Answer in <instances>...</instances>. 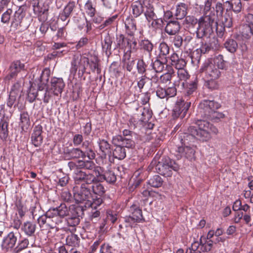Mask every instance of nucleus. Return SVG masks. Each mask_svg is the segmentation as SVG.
Instances as JSON below:
<instances>
[{"label":"nucleus","mask_w":253,"mask_h":253,"mask_svg":"<svg viewBox=\"0 0 253 253\" xmlns=\"http://www.w3.org/2000/svg\"><path fill=\"white\" fill-rule=\"evenodd\" d=\"M177 75L179 80L183 81V82L186 81L190 77L189 74L185 68L177 70Z\"/></svg>","instance_id":"59"},{"label":"nucleus","mask_w":253,"mask_h":253,"mask_svg":"<svg viewBox=\"0 0 253 253\" xmlns=\"http://www.w3.org/2000/svg\"><path fill=\"white\" fill-rule=\"evenodd\" d=\"M200 70L205 73L206 79H218L220 76V72L210 60H206Z\"/></svg>","instance_id":"12"},{"label":"nucleus","mask_w":253,"mask_h":253,"mask_svg":"<svg viewBox=\"0 0 253 253\" xmlns=\"http://www.w3.org/2000/svg\"><path fill=\"white\" fill-rule=\"evenodd\" d=\"M231 14L232 13H225L221 20L222 25H218L217 24V25L218 27V30H216V27L214 26H213V29L215 28L217 32H219L221 33L223 30H224L225 27L230 28L232 25V19L231 17Z\"/></svg>","instance_id":"25"},{"label":"nucleus","mask_w":253,"mask_h":253,"mask_svg":"<svg viewBox=\"0 0 253 253\" xmlns=\"http://www.w3.org/2000/svg\"><path fill=\"white\" fill-rule=\"evenodd\" d=\"M214 242L211 240H207L203 236L200 238L201 250L203 252H208L210 251L213 246Z\"/></svg>","instance_id":"35"},{"label":"nucleus","mask_w":253,"mask_h":253,"mask_svg":"<svg viewBox=\"0 0 253 253\" xmlns=\"http://www.w3.org/2000/svg\"><path fill=\"white\" fill-rule=\"evenodd\" d=\"M173 74V71L172 69H170V70H168V72L164 74L160 77L161 82L164 84H166L168 82L170 81Z\"/></svg>","instance_id":"63"},{"label":"nucleus","mask_w":253,"mask_h":253,"mask_svg":"<svg viewBox=\"0 0 253 253\" xmlns=\"http://www.w3.org/2000/svg\"><path fill=\"white\" fill-rule=\"evenodd\" d=\"M220 104L212 100H204L199 105V109L203 112L205 117L211 118L213 120H217L224 117L222 113L215 111L220 107Z\"/></svg>","instance_id":"7"},{"label":"nucleus","mask_w":253,"mask_h":253,"mask_svg":"<svg viewBox=\"0 0 253 253\" xmlns=\"http://www.w3.org/2000/svg\"><path fill=\"white\" fill-rule=\"evenodd\" d=\"M180 28V25L178 21H172L167 24L165 31L169 35H175L179 32Z\"/></svg>","instance_id":"24"},{"label":"nucleus","mask_w":253,"mask_h":253,"mask_svg":"<svg viewBox=\"0 0 253 253\" xmlns=\"http://www.w3.org/2000/svg\"><path fill=\"white\" fill-rule=\"evenodd\" d=\"M144 12L145 18L148 22L157 18V15L154 12V8L151 4H148L146 6V9Z\"/></svg>","instance_id":"41"},{"label":"nucleus","mask_w":253,"mask_h":253,"mask_svg":"<svg viewBox=\"0 0 253 253\" xmlns=\"http://www.w3.org/2000/svg\"><path fill=\"white\" fill-rule=\"evenodd\" d=\"M125 36L121 34L117 37V46L120 49H124L125 51L126 50V39Z\"/></svg>","instance_id":"52"},{"label":"nucleus","mask_w":253,"mask_h":253,"mask_svg":"<svg viewBox=\"0 0 253 253\" xmlns=\"http://www.w3.org/2000/svg\"><path fill=\"white\" fill-rule=\"evenodd\" d=\"M190 105L191 103L190 102H185L181 98H178L172 110V117L174 119L179 117L183 118L185 116Z\"/></svg>","instance_id":"11"},{"label":"nucleus","mask_w":253,"mask_h":253,"mask_svg":"<svg viewBox=\"0 0 253 253\" xmlns=\"http://www.w3.org/2000/svg\"><path fill=\"white\" fill-rule=\"evenodd\" d=\"M232 5H233L232 10L236 13H239L241 11L243 4L241 0H231Z\"/></svg>","instance_id":"60"},{"label":"nucleus","mask_w":253,"mask_h":253,"mask_svg":"<svg viewBox=\"0 0 253 253\" xmlns=\"http://www.w3.org/2000/svg\"><path fill=\"white\" fill-rule=\"evenodd\" d=\"M20 86L19 83H16L12 87L11 90L10 92L9 98L7 101V105L8 107L11 108L16 101L17 95L18 92V89Z\"/></svg>","instance_id":"26"},{"label":"nucleus","mask_w":253,"mask_h":253,"mask_svg":"<svg viewBox=\"0 0 253 253\" xmlns=\"http://www.w3.org/2000/svg\"><path fill=\"white\" fill-rule=\"evenodd\" d=\"M156 164V161H152L149 169H153L155 166V169L157 172L166 177L171 176L172 174V171H177L179 169L178 165L173 160L169 158H165L162 161L159 162Z\"/></svg>","instance_id":"6"},{"label":"nucleus","mask_w":253,"mask_h":253,"mask_svg":"<svg viewBox=\"0 0 253 253\" xmlns=\"http://www.w3.org/2000/svg\"><path fill=\"white\" fill-rule=\"evenodd\" d=\"M196 124L199 127L200 132L205 131L207 133L209 137L205 140L206 141L209 140L211 138V133L212 132L214 134L218 133V129L212 125L210 124L208 122L204 120H198Z\"/></svg>","instance_id":"15"},{"label":"nucleus","mask_w":253,"mask_h":253,"mask_svg":"<svg viewBox=\"0 0 253 253\" xmlns=\"http://www.w3.org/2000/svg\"><path fill=\"white\" fill-rule=\"evenodd\" d=\"M112 42V39L109 34L104 37V41L102 42V49L106 55L111 53Z\"/></svg>","instance_id":"39"},{"label":"nucleus","mask_w":253,"mask_h":253,"mask_svg":"<svg viewBox=\"0 0 253 253\" xmlns=\"http://www.w3.org/2000/svg\"><path fill=\"white\" fill-rule=\"evenodd\" d=\"M26 11L23 6H20L12 16L11 26L16 29L25 30L28 28L29 19L25 17Z\"/></svg>","instance_id":"9"},{"label":"nucleus","mask_w":253,"mask_h":253,"mask_svg":"<svg viewBox=\"0 0 253 253\" xmlns=\"http://www.w3.org/2000/svg\"><path fill=\"white\" fill-rule=\"evenodd\" d=\"M113 155L115 158L122 160L126 156V152L124 148L121 146H116L113 150Z\"/></svg>","instance_id":"43"},{"label":"nucleus","mask_w":253,"mask_h":253,"mask_svg":"<svg viewBox=\"0 0 253 253\" xmlns=\"http://www.w3.org/2000/svg\"><path fill=\"white\" fill-rule=\"evenodd\" d=\"M50 75V70L46 68L42 71L38 83V91L35 94L30 92L28 93V97L30 102L34 101L37 96L38 99L42 100L45 104L49 102L50 99L53 94L58 96L61 94L65 87V83L62 78L54 77L51 79L50 84H47Z\"/></svg>","instance_id":"1"},{"label":"nucleus","mask_w":253,"mask_h":253,"mask_svg":"<svg viewBox=\"0 0 253 253\" xmlns=\"http://www.w3.org/2000/svg\"><path fill=\"white\" fill-rule=\"evenodd\" d=\"M169 40L175 48H180L183 44V38L178 35H175L173 37H170Z\"/></svg>","instance_id":"49"},{"label":"nucleus","mask_w":253,"mask_h":253,"mask_svg":"<svg viewBox=\"0 0 253 253\" xmlns=\"http://www.w3.org/2000/svg\"><path fill=\"white\" fill-rule=\"evenodd\" d=\"M214 64H216L219 69H223L226 67V62L223 59L222 55H218L214 59Z\"/></svg>","instance_id":"62"},{"label":"nucleus","mask_w":253,"mask_h":253,"mask_svg":"<svg viewBox=\"0 0 253 253\" xmlns=\"http://www.w3.org/2000/svg\"><path fill=\"white\" fill-rule=\"evenodd\" d=\"M198 82L197 78H195L188 83L183 82L182 86L185 94L187 95L192 94L197 88Z\"/></svg>","instance_id":"22"},{"label":"nucleus","mask_w":253,"mask_h":253,"mask_svg":"<svg viewBox=\"0 0 253 253\" xmlns=\"http://www.w3.org/2000/svg\"><path fill=\"white\" fill-rule=\"evenodd\" d=\"M74 197L77 203H84L85 208L96 209L102 203L101 198L94 199L91 198L90 188L86 187L85 184L81 185L80 191L74 193Z\"/></svg>","instance_id":"5"},{"label":"nucleus","mask_w":253,"mask_h":253,"mask_svg":"<svg viewBox=\"0 0 253 253\" xmlns=\"http://www.w3.org/2000/svg\"><path fill=\"white\" fill-rule=\"evenodd\" d=\"M25 70V65L19 60L13 61L9 67V73L6 79L10 80L16 78L18 73Z\"/></svg>","instance_id":"16"},{"label":"nucleus","mask_w":253,"mask_h":253,"mask_svg":"<svg viewBox=\"0 0 253 253\" xmlns=\"http://www.w3.org/2000/svg\"><path fill=\"white\" fill-rule=\"evenodd\" d=\"M109 71L116 77H118L121 75V67L117 62H113L109 67Z\"/></svg>","instance_id":"53"},{"label":"nucleus","mask_w":253,"mask_h":253,"mask_svg":"<svg viewBox=\"0 0 253 253\" xmlns=\"http://www.w3.org/2000/svg\"><path fill=\"white\" fill-rule=\"evenodd\" d=\"M140 49L148 52L150 55L153 49V43L147 39L140 40L138 42Z\"/></svg>","instance_id":"36"},{"label":"nucleus","mask_w":253,"mask_h":253,"mask_svg":"<svg viewBox=\"0 0 253 253\" xmlns=\"http://www.w3.org/2000/svg\"><path fill=\"white\" fill-rule=\"evenodd\" d=\"M20 125L22 129L27 128L30 125L29 116L27 112H23L21 114Z\"/></svg>","instance_id":"42"},{"label":"nucleus","mask_w":253,"mask_h":253,"mask_svg":"<svg viewBox=\"0 0 253 253\" xmlns=\"http://www.w3.org/2000/svg\"><path fill=\"white\" fill-rule=\"evenodd\" d=\"M140 111L141 117L139 118L140 121L147 122L152 117V112L149 111L148 108H142Z\"/></svg>","instance_id":"54"},{"label":"nucleus","mask_w":253,"mask_h":253,"mask_svg":"<svg viewBox=\"0 0 253 253\" xmlns=\"http://www.w3.org/2000/svg\"><path fill=\"white\" fill-rule=\"evenodd\" d=\"M188 5L184 3H179L176 6V10L174 14L177 19H182L187 14Z\"/></svg>","instance_id":"28"},{"label":"nucleus","mask_w":253,"mask_h":253,"mask_svg":"<svg viewBox=\"0 0 253 253\" xmlns=\"http://www.w3.org/2000/svg\"><path fill=\"white\" fill-rule=\"evenodd\" d=\"M72 208H68V205L62 203L55 208H50L47 211V216L50 220V229H59V226L63 222L65 216L70 215Z\"/></svg>","instance_id":"4"},{"label":"nucleus","mask_w":253,"mask_h":253,"mask_svg":"<svg viewBox=\"0 0 253 253\" xmlns=\"http://www.w3.org/2000/svg\"><path fill=\"white\" fill-rule=\"evenodd\" d=\"M152 66L156 72L160 73L164 70L165 64L164 62L157 59L152 63Z\"/></svg>","instance_id":"55"},{"label":"nucleus","mask_w":253,"mask_h":253,"mask_svg":"<svg viewBox=\"0 0 253 253\" xmlns=\"http://www.w3.org/2000/svg\"><path fill=\"white\" fill-rule=\"evenodd\" d=\"M132 14L134 17L139 16L144 11L142 4L139 1H134L131 5Z\"/></svg>","instance_id":"34"},{"label":"nucleus","mask_w":253,"mask_h":253,"mask_svg":"<svg viewBox=\"0 0 253 253\" xmlns=\"http://www.w3.org/2000/svg\"><path fill=\"white\" fill-rule=\"evenodd\" d=\"M68 208H72L70 213H71L72 216L67 220V224L69 226L75 227L80 223V219L78 217L79 216L77 211L79 210V207L75 208L74 206H68Z\"/></svg>","instance_id":"21"},{"label":"nucleus","mask_w":253,"mask_h":253,"mask_svg":"<svg viewBox=\"0 0 253 253\" xmlns=\"http://www.w3.org/2000/svg\"><path fill=\"white\" fill-rule=\"evenodd\" d=\"M219 47V44L217 41L214 40L210 43H203L200 48V51L202 53L205 54L211 50H216Z\"/></svg>","instance_id":"30"},{"label":"nucleus","mask_w":253,"mask_h":253,"mask_svg":"<svg viewBox=\"0 0 253 253\" xmlns=\"http://www.w3.org/2000/svg\"><path fill=\"white\" fill-rule=\"evenodd\" d=\"M159 54L158 57L161 58L165 57L169 52V47L165 42L160 43L158 46Z\"/></svg>","instance_id":"46"},{"label":"nucleus","mask_w":253,"mask_h":253,"mask_svg":"<svg viewBox=\"0 0 253 253\" xmlns=\"http://www.w3.org/2000/svg\"><path fill=\"white\" fill-rule=\"evenodd\" d=\"M66 242L67 245L77 247L79 246L80 239L78 235L71 234L66 237Z\"/></svg>","instance_id":"45"},{"label":"nucleus","mask_w":253,"mask_h":253,"mask_svg":"<svg viewBox=\"0 0 253 253\" xmlns=\"http://www.w3.org/2000/svg\"><path fill=\"white\" fill-rule=\"evenodd\" d=\"M217 79H207L205 85L209 89L212 90L216 89L218 87V84L217 81Z\"/></svg>","instance_id":"56"},{"label":"nucleus","mask_w":253,"mask_h":253,"mask_svg":"<svg viewBox=\"0 0 253 253\" xmlns=\"http://www.w3.org/2000/svg\"><path fill=\"white\" fill-rule=\"evenodd\" d=\"M171 65L174 66L177 70L184 68L186 66V62L184 59L179 58L177 54L172 53L170 57Z\"/></svg>","instance_id":"23"},{"label":"nucleus","mask_w":253,"mask_h":253,"mask_svg":"<svg viewBox=\"0 0 253 253\" xmlns=\"http://www.w3.org/2000/svg\"><path fill=\"white\" fill-rule=\"evenodd\" d=\"M126 33L131 37L134 35L137 30L136 22L132 17L127 16L124 20Z\"/></svg>","instance_id":"19"},{"label":"nucleus","mask_w":253,"mask_h":253,"mask_svg":"<svg viewBox=\"0 0 253 253\" xmlns=\"http://www.w3.org/2000/svg\"><path fill=\"white\" fill-rule=\"evenodd\" d=\"M208 137L207 133L205 131L200 132L198 126H191L188 128V133H181L179 135V139L181 145H192L191 143L194 142L196 138L205 141V140Z\"/></svg>","instance_id":"8"},{"label":"nucleus","mask_w":253,"mask_h":253,"mask_svg":"<svg viewBox=\"0 0 253 253\" xmlns=\"http://www.w3.org/2000/svg\"><path fill=\"white\" fill-rule=\"evenodd\" d=\"M76 6V3L74 1H69L64 7L62 11L59 14V19L62 21H66L70 17V14Z\"/></svg>","instance_id":"20"},{"label":"nucleus","mask_w":253,"mask_h":253,"mask_svg":"<svg viewBox=\"0 0 253 253\" xmlns=\"http://www.w3.org/2000/svg\"><path fill=\"white\" fill-rule=\"evenodd\" d=\"M96 181L97 180L92 182L91 183L92 185L91 186H89L90 184H88L86 185V187L90 188V189L91 188L93 192L95 194L101 196L105 193L106 189L102 184L96 182Z\"/></svg>","instance_id":"32"},{"label":"nucleus","mask_w":253,"mask_h":253,"mask_svg":"<svg viewBox=\"0 0 253 253\" xmlns=\"http://www.w3.org/2000/svg\"><path fill=\"white\" fill-rule=\"evenodd\" d=\"M20 236L21 234L19 231L14 230L10 232L3 238L1 245L2 250L14 253L18 238Z\"/></svg>","instance_id":"10"},{"label":"nucleus","mask_w":253,"mask_h":253,"mask_svg":"<svg viewBox=\"0 0 253 253\" xmlns=\"http://www.w3.org/2000/svg\"><path fill=\"white\" fill-rule=\"evenodd\" d=\"M104 178L108 183H114L116 181V175L115 173L111 170L106 171L103 174Z\"/></svg>","instance_id":"57"},{"label":"nucleus","mask_w":253,"mask_h":253,"mask_svg":"<svg viewBox=\"0 0 253 253\" xmlns=\"http://www.w3.org/2000/svg\"><path fill=\"white\" fill-rule=\"evenodd\" d=\"M89 63V60L88 58L80 55L74 56L71 62V72L76 74L77 71V64H79V71L83 75Z\"/></svg>","instance_id":"13"},{"label":"nucleus","mask_w":253,"mask_h":253,"mask_svg":"<svg viewBox=\"0 0 253 253\" xmlns=\"http://www.w3.org/2000/svg\"><path fill=\"white\" fill-rule=\"evenodd\" d=\"M97 143L99 146L100 150L102 152V155L105 157L107 154L110 153V145L108 142L104 139H99Z\"/></svg>","instance_id":"40"},{"label":"nucleus","mask_w":253,"mask_h":253,"mask_svg":"<svg viewBox=\"0 0 253 253\" xmlns=\"http://www.w3.org/2000/svg\"><path fill=\"white\" fill-rule=\"evenodd\" d=\"M118 16L117 14L113 15L112 16L109 17L105 21L100 25L99 28L102 29L106 27H108L113 25L116 21Z\"/></svg>","instance_id":"58"},{"label":"nucleus","mask_w":253,"mask_h":253,"mask_svg":"<svg viewBox=\"0 0 253 253\" xmlns=\"http://www.w3.org/2000/svg\"><path fill=\"white\" fill-rule=\"evenodd\" d=\"M126 43V49H127L126 53L128 52V56L130 57L131 52H136L138 48L137 42L133 36L130 38H127Z\"/></svg>","instance_id":"31"},{"label":"nucleus","mask_w":253,"mask_h":253,"mask_svg":"<svg viewBox=\"0 0 253 253\" xmlns=\"http://www.w3.org/2000/svg\"><path fill=\"white\" fill-rule=\"evenodd\" d=\"M129 57L128 56L127 59L125 58L123 59V68L130 72L132 70L134 66L135 61L133 59H130Z\"/></svg>","instance_id":"51"},{"label":"nucleus","mask_w":253,"mask_h":253,"mask_svg":"<svg viewBox=\"0 0 253 253\" xmlns=\"http://www.w3.org/2000/svg\"><path fill=\"white\" fill-rule=\"evenodd\" d=\"M8 124L7 122L1 121L0 123V137L3 140H5L8 136Z\"/></svg>","instance_id":"44"},{"label":"nucleus","mask_w":253,"mask_h":253,"mask_svg":"<svg viewBox=\"0 0 253 253\" xmlns=\"http://www.w3.org/2000/svg\"><path fill=\"white\" fill-rule=\"evenodd\" d=\"M129 212L131 213V215L135 219V221L142 222L144 221L142 211L139 206L136 205H132L129 208Z\"/></svg>","instance_id":"29"},{"label":"nucleus","mask_w":253,"mask_h":253,"mask_svg":"<svg viewBox=\"0 0 253 253\" xmlns=\"http://www.w3.org/2000/svg\"><path fill=\"white\" fill-rule=\"evenodd\" d=\"M176 157L178 159L185 157L190 160L194 158L195 148L193 145H181L177 147Z\"/></svg>","instance_id":"14"},{"label":"nucleus","mask_w":253,"mask_h":253,"mask_svg":"<svg viewBox=\"0 0 253 253\" xmlns=\"http://www.w3.org/2000/svg\"><path fill=\"white\" fill-rule=\"evenodd\" d=\"M212 1V0H207L205 2L204 15L199 20V26L196 31L198 38L209 37L213 32V26L218 30L216 16L214 12L210 11Z\"/></svg>","instance_id":"3"},{"label":"nucleus","mask_w":253,"mask_h":253,"mask_svg":"<svg viewBox=\"0 0 253 253\" xmlns=\"http://www.w3.org/2000/svg\"><path fill=\"white\" fill-rule=\"evenodd\" d=\"M163 182V181L161 176L158 175H155L149 180L148 183L152 187L158 188L162 185Z\"/></svg>","instance_id":"48"},{"label":"nucleus","mask_w":253,"mask_h":253,"mask_svg":"<svg viewBox=\"0 0 253 253\" xmlns=\"http://www.w3.org/2000/svg\"><path fill=\"white\" fill-rule=\"evenodd\" d=\"M12 10L8 8L1 15V22L3 23L8 24L9 22L10 18H12L11 14Z\"/></svg>","instance_id":"61"},{"label":"nucleus","mask_w":253,"mask_h":253,"mask_svg":"<svg viewBox=\"0 0 253 253\" xmlns=\"http://www.w3.org/2000/svg\"><path fill=\"white\" fill-rule=\"evenodd\" d=\"M152 20V22L151 25L152 28L155 29H158L162 27L164 23V20L162 18H158L157 17Z\"/></svg>","instance_id":"64"},{"label":"nucleus","mask_w":253,"mask_h":253,"mask_svg":"<svg viewBox=\"0 0 253 253\" xmlns=\"http://www.w3.org/2000/svg\"><path fill=\"white\" fill-rule=\"evenodd\" d=\"M66 157L69 159H78L84 158L83 151L79 148H73L65 152Z\"/></svg>","instance_id":"27"},{"label":"nucleus","mask_w":253,"mask_h":253,"mask_svg":"<svg viewBox=\"0 0 253 253\" xmlns=\"http://www.w3.org/2000/svg\"><path fill=\"white\" fill-rule=\"evenodd\" d=\"M95 3L91 0H87L84 4V10L86 13L91 17H93L96 13Z\"/></svg>","instance_id":"37"},{"label":"nucleus","mask_w":253,"mask_h":253,"mask_svg":"<svg viewBox=\"0 0 253 253\" xmlns=\"http://www.w3.org/2000/svg\"><path fill=\"white\" fill-rule=\"evenodd\" d=\"M32 6L34 13L37 15L39 18H41L42 15L46 14L48 9V6L45 5L42 0H32Z\"/></svg>","instance_id":"18"},{"label":"nucleus","mask_w":253,"mask_h":253,"mask_svg":"<svg viewBox=\"0 0 253 253\" xmlns=\"http://www.w3.org/2000/svg\"><path fill=\"white\" fill-rule=\"evenodd\" d=\"M38 222L40 227L43 230L50 229V220L48 216H47V211L44 214L38 218Z\"/></svg>","instance_id":"38"},{"label":"nucleus","mask_w":253,"mask_h":253,"mask_svg":"<svg viewBox=\"0 0 253 253\" xmlns=\"http://www.w3.org/2000/svg\"><path fill=\"white\" fill-rule=\"evenodd\" d=\"M36 228V225L35 223L30 221H27L24 223L22 227V230L26 235L32 236L34 235Z\"/></svg>","instance_id":"33"},{"label":"nucleus","mask_w":253,"mask_h":253,"mask_svg":"<svg viewBox=\"0 0 253 253\" xmlns=\"http://www.w3.org/2000/svg\"><path fill=\"white\" fill-rule=\"evenodd\" d=\"M91 160H79L78 168L80 170H77L73 175L76 184L84 182L86 185L91 184L96 180V177L101 175V168L96 166Z\"/></svg>","instance_id":"2"},{"label":"nucleus","mask_w":253,"mask_h":253,"mask_svg":"<svg viewBox=\"0 0 253 253\" xmlns=\"http://www.w3.org/2000/svg\"><path fill=\"white\" fill-rule=\"evenodd\" d=\"M42 127L40 125L36 126L33 129L31 135V141L36 147L40 146L42 143L43 137L42 135Z\"/></svg>","instance_id":"17"},{"label":"nucleus","mask_w":253,"mask_h":253,"mask_svg":"<svg viewBox=\"0 0 253 253\" xmlns=\"http://www.w3.org/2000/svg\"><path fill=\"white\" fill-rule=\"evenodd\" d=\"M29 243V240L26 238L19 240L14 250V253H18L22 250L26 249L28 247Z\"/></svg>","instance_id":"50"},{"label":"nucleus","mask_w":253,"mask_h":253,"mask_svg":"<svg viewBox=\"0 0 253 253\" xmlns=\"http://www.w3.org/2000/svg\"><path fill=\"white\" fill-rule=\"evenodd\" d=\"M224 46L229 52L234 53L237 49L238 44L236 41L233 39H228L225 42Z\"/></svg>","instance_id":"47"}]
</instances>
